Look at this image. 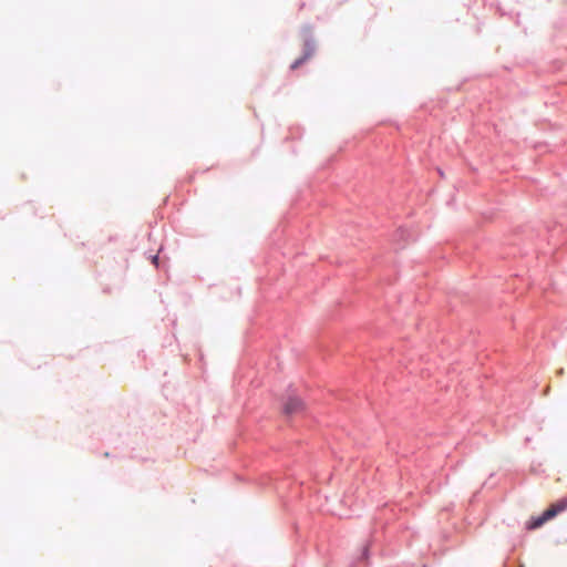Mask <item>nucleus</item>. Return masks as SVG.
Masks as SVG:
<instances>
[{"instance_id":"2","label":"nucleus","mask_w":567,"mask_h":567,"mask_svg":"<svg viewBox=\"0 0 567 567\" xmlns=\"http://www.w3.org/2000/svg\"><path fill=\"white\" fill-rule=\"evenodd\" d=\"M303 411V402L298 398H289L284 404V413L288 416L299 414Z\"/></svg>"},{"instance_id":"3","label":"nucleus","mask_w":567,"mask_h":567,"mask_svg":"<svg viewBox=\"0 0 567 567\" xmlns=\"http://www.w3.org/2000/svg\"><path fill=\"white\" fill-rule=\"evenodd\" d=\"M309 55H310V53H306L302 58L296 60L291 64V69L295 70V69L299 68L309 58Z\"/></svg>"},{"instance_id":"1","label":"nucleus","mask_w":567,"mask_h":567,"mask_svg":"<svg viewBox=\"0 0 567 567\" xmlns=\"http://www.w3.org/2000/svg\"><path fill=\"white\" fill-rule=\"evenodd\" d=\"M567 509V498L559 499L555 504H551L540 516L533 517L527 523V529H536L539 528L547 520L554 518L559 513Z\"/></svg>"},{"instance_id":"4","label":"nucleus","mask_w":567,"mask_h":567,"mask_svg":"<svg viewBox=\"0 0 567 567\" xmlns=\"http://www.w3.org/2000/svg\"><path fill=\"white\" fill-rule=\"evenodd\" d=\"M157 261H158V257L157 256H153L152 258V262L157 266Z\"/></svg>"}]
</instances>
